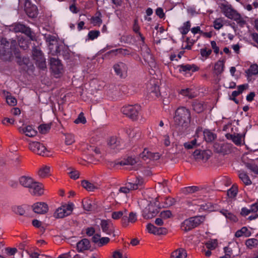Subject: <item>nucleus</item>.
Wrapping results in <instances>:
<instances>
[{
	"instance_id": "obj_1",
	"label": "nucleus",
	"mask_w": 258,
	"mask_h": 258,
	"mask_svg": "<svg viewBox=\"0 0 258 258\" xmlns=\"http://www.w3.org/2000/svg\"><path fill=\"white\" fill-rule=\"evenodd\" d=\"M17 42L15 40L10 41L6 38L1 39V59L10 61L15 54L17 63L24 71L32 70L33 64L30 62L28 57H21L19 49L17 48Z\"/></svg>"
},
{
	"instance_id": "obj_2",
	"label": "nucleus",
	"mask_w": 258,
	"mask_h": 258,
	"mask_svg": "<svg viewBox=\"0 0 258 258\" xmlns=\"http://www.w3.org/2000/svg\"><path fill=\"white\" fill-rule=\"evenodd\" d=\"M191 118L189 110L184 107L178 108L174 116V126L180 133L183 132L188 126Z\"/></svg>"
},
{
	"instance_id": "obj_3",
	"label": "nucleus",
	"mask_w": 258,
	"mask_h": 258,
	"mask_svg": "<svg viewBox=\"0 0 258 258\" xmlns=\"http://www.w3.org/2000/svg\"><path fill=\"white\" fill-rule=\"evenodd\" d=\"M32 56L35 61L36 65L41 70H44L46 68V59L39 46H33L32 47Z\"/></svg>"
},
{
	"instance_id": "obj_4",
	"label": "nucleus",
	"mask_w": 258,
	"mask_h": 258,
	"mask_svg": "<svg viewBox=\"0 0 258 258\" xmlns=\"http://www.w3.org/2000/svg\"><path fill=\"white\" fill-rule=\"evenodd\" d=\"M205 220V217L200 216L190 217L185 220L181 224V229L186 232L198 226Z\"/></svg>"
},
{
	"instance_id": "obj_5",
	"label": "nucleus",
	"mask_w": 258,
	"mask_h": 258,
	"mask_svg": "<svg viewBox=\"0 0 258 258\" xmlns=\"http://www.w3.org/2000/svg\"><path fill=\"white\" fill-rule=\"evenodd\" d=\"M141 107L140 105H128L121 108V111L126 116L133 120L138 118Z\"/></svg>"
},
{
	"instance_id": "obj_6",
	"label": "nucleus",
	"mask_w": 258,
	"mask_h": 258,
	"mask_svg": "<svg viewBox=\"0 0 258 258\" xmlns=\"http://www.w3.org/2000/svg\"><path fill=\"white\" fill-rule=\"evenodd\" d=\"M11 29H13L15 32H21L27 35L30 40L34 41L36 40L34 33H33L31 29L26 25L17 23L14 24L12 26Z\"/></svg>"
},
{
	"instance_id": "obj_7",
	"label": "nucleus",
	"mask_w": 258,
	"mask_h": 258,
	"mask_svg": "<svg viewBox=\"0 0 258 258\" xmlns=\"http://www.w3.org/2000/svg\"><path fill=\"white\" fill-rule=\"evenodd\" d=\"M74 205L72 203L65 204L58 208L54 213V217L56 218H62L71 215Z\"/></svg>"
},
{
	"instance_id": "obj_8",
	"label": "nucleus",
	"mask_w": 258,
	"mask_h": 258,
	"mask_svg": "<svg viewBox=\"0 0 258 258\" xmlns=\"http://www.w3.org/2000/svg\"><path fill=\"white\" fill-rule=\"evenodd\" d=\"M29 148L33 152L41 155H46L47 149L42 144L38 142H32L29 143Z\"/></svg>"
},
{
	"instance_id": "obj_9",
	"label": "nucleus",
	"mask_w": 258,
	"mask_h": 258,
	"mask_svg": "<svg viewBox=\"0 0 258 258\" xmlns=\"http://www.w3.org/2000/svg\"><path fill=\"white\" fill-rule=\"evenodd\" d=\"M113 70L117 76L120 78H125L127 76L128 68L127 65L122 62H119L114 64Z\"/></svg>"
},
{
	"instance_id": "obj_10",
	"label": "nucleus",
	"mask_w": 258,
	"mask_h": 258,
	"mask_svg": "<svg viewBox=\"0 0 258 258\" xmlns=\"http://www.w3.org/2000/svg\"><path fill=\"white\" fill-rule=\"evenodd\" d=\"M50 69L55 75H59L63 72V66L59 59L55 57H51L49 59Z\"/></svg>"
},
{
	"instance_id": "obj_11",
	"label": "nucleus",
	"mask_w": 258,
	"mask_h": 258,
	"mask_svg": "<svg viewBox=\"0 0 258 258\" xmlns=\"http://www.w3.org/2000/svg\"><path fill=\"white\" fill-rule=\"evenodd\" d=\"M25 11L27 16L31 18H36L38 14L37 7L32 4L30 0L25 1Z\"/></svg>"
},
{
	"instance_id": "obj_12",
	"label": "nucleus",
	"mask_w": 258,
	"mask_h": 258,
	"mask_svg": "<svg viewBox=\"0 0 258 258\" xmlns=\"http://www.w3.org/2000/svg\"><path fill=\"white\" fill-rule=\"evenodd\" d=\"M158 213V211L156 207L153 204L150 203L144 209L142 215L144 218L149 219L155 217Z\"/></svg>"
},
{
	"instance_id": "obj_13",
	"label": "nucleus",
	"mask_w": 258,
	"mask_h": 258,
	"mask_svg": "<svg viewBox=\"0 0 258 258\" xmlns=\"http://www.w3.org/2000/svg\"><path fill=\"white\" fill-rule=\"evenodd\" d=\"M44 39L48 43L49 49L52 50L55 48V52H59L58 51V45L56 37L50 34H45Z\"/></svg>"
},
{
	"instance_id": "obj_14",
	"label": "nucleus",
	"mask_w": 258,
	"mask_h": 258,
	"mask_svg": "<svg viewBox=\"0 0 258 258\" xmlns=\"http://www.w3.org/2000/svg\"><path fill=\"white\" fill-rule=\"evenodd\" d=\"M100 226L102 231L107 235L113 234V236H115L114 234V229L111 222L109 220H101L100 222Z\"/></svg>"
},
{
	"instance_id": "obj_15",
	"label": "nucleus",
	"mask_w": 258,
	"mask_h": 258,
	"mask_svg": "<svg viewBox=\"0 0 258 258\" xmlns=\"http://www.w3.org/2000/svg\"><path fill=\"white\" fill-rule=\"evenodd\" d=\"M214 148L216 152L225 155L230 152L231 145L227 143H216L214 144Z\"/></svg>"
},
{
	"instance_id": "obj_16",
	"label": "nucleus",
	"mask_w": 258,
	"mask_h": 258,
	"mask_svg": "<svg viewBox=\"0 0 258 258\" xmlns=\"http://www.w3.org/2000/svg\"><path fill=\"white\" fill-rule=\"evenodd\" d=\"M29 191L33 196H41L43 194V185L41 183L34 180L33 184L29 188Z\"/></svg>"
},
{
	"instance_id": "obj_17",
	"label": "nucleus",
	"mask_w": 258,
	"mask_h": 258,
	"mask_svg": "<svg viewBox=\"0 0 258 258\" xmlns=\"http://www.w3.org/2000/svg\"><path fill=\"white\" fill-rule=\"evenodd\" d=\"M29 191L33 196H41L43 194V185L41 183L34 180L33 184L29 188Z\"/></svg>"
},
{
	"instance_id": "obj_18",
	"label": "nucleus",
	"mask_w": 258,
	"mask_h": 258,
	"mask_svg": "<svg viewBox=\"0 0 258 258\" xmlns=\"http://www.w3.org/2000/svg\"><path fill=\"white\" fill-rule=\"evenodd\" d=\"M33 211L38 214H44L48 210L47 205L43 202H38L32 206Z\"/></svg>"
},
{
	"instance_id": "obj_19",
	"label": "nucleus",
	"mask_w": 258,
	"mask_h": 258,
	"mask_svg": "<svg viewBox=\"0 0 258 258\" xmlns=\"http://www.w3.org/2000/svg\"><path fill=\"white\" fill-rule=\"evenodd\" d=\"M221 9L224 15L229 19H234V18L238 14L236 11L233 10L231 6L228 5H222Z\"/></svg>"
},
{
	"instance_id": "obj_20",
	"label": "nucleus",
	"mask_w": 258,
	"mask_h": 258,
	"mask_svg": "<svg viewBox=\"0 0 258 258\" xmlns=\"http://www.w3.org/2000/svg\"><path fill=\"white\" fill-rule=\"evenodd\" d=\"M179 71L184 74H190V72H194L198 70V68L194 64H182L178 66Z\"/></svg>"
},
{
	"instance_id": "obj_21",
	"label": "nucleus",
	"mask_w": 258,
	"mask_h": 258,
	"mask_svg": "<svg viewBox=\"0 0 258 258\" xmlns=\"http://www.w3.org/2000/svg\"><path fill=\"white\" fill-rule=\"evenodd\" d=\"M91 247L90 241L87 238H84L79 241L77 244L79 252H82L89 249Z\"/></svg>"
},
{
	"instance_id": "obj_22",
	"label": "nucleus",
	"mask_w": 258,
	"mask_h": 258,
	"mask_svg": "<svg viewBox=\"0 0 258 258\" xmlns=\"http://www.w3.org/2000/svg\"><path fill=\"white\" fill-rule=\"evenodd\" d=\"M137 161L135 158L132 157H128L126 159L118 162H111L110 163V166L111 167H114L115 166L120 165L121 166L125 165H134L136 163Z\"/></svg>"
},
{
	"instance_id": "obj_23",
	"label": "nucleus",
	"mask_w": 258,
	"mask_h": 258,
	"mask_svg": "<svg viewBox=\"0 0 258 258\" xmlns=\"http://www.w3.org/2000/svg\"><path fill=\"white\" fill-rule=\"evenodd\" d=\"M19 131L21 133H24L29 137H33L36 135L37 132L34 130L31 126L28 125L25 127H20L18 128Z\"/></svg>"
},
{
	"instance_id": "obj_24",
	"label": "nucleus",
	"mask_w": 258,
	"mask_h": 258,
	"mask_svg": "<svg viewBox=\"0 0 258 258\" xmlns=\"http://www.w3.org/2000/svg\"><path fill=\"white\" fill-rule=\"evenodd\" d=\"M34 180L33 178L27 176H22L19 178L20 184L23 187L29 188L33 184Z\"/></svg>"
},
{
	"instance_id": "obj_25",
	"label": "nucleus",
	"mask_w": 258,
	"mask_h": 258,
	"mask_svg": "<svg viewBox=\"0 0 258 258\" xmlns=\"http://www.w3.org/2000/svg\"><path fill=\"white\" fill-rule=\"evenodd\" d=\"M107 145L111 149H117L121 145V140L116 137H112L108 141Z\"/></svg>"
},
{
	"instance_id": "obj_26",
	"label": "nucleus",
	"mask_w": 258,
	"mask_h": 258,
	"mask_svg": "<svg viewBox=\"0 0 258 258\" xmlns=\"http://www.w3.org/2000/svg\"><path fill=\"white\" fill-rule=\"evenodd\" d=\"M187 253L183 248H178L173 251L171 254V258H186Z\"/></svg>"
},
{
	"instance_id": "obj_27",
	"label": "nucleus",
	"mask_w": 258,
	"mask_h": 258,
	"mask_svg": "<svg viewBox=\"0 0 258 258\" xmlns=\"http://www.w3.org/2000/svg\"><path fill=\"white\" fill-rule=\"evenodd\" d=\"M224 60H218L215 63L214 66V73L217 75L219 76L221 75L224 71Z\"/></svg>"
},
{
	"instance_id": "obj_28",
	"label": "nucleus",
	"mask_w": 258,
	"mask_h": 258,
	"mask_svg": "<svg viewBox=\"0 0 258 258\" xmlns=\"http://www.w3.org/2000/svg\"><path fill=\"white\" fill-rule=\"evenodd\" d=\"M133 190H136L141 187L144 183V180L141 177H137L135 181L128 182Z\"/></svg>"
},
{
	"instance_id": "obj_29",
	"label": "nucleus",
	"mask_w": 258,
	"mask_h": 258,
	"mask_svg": "<svg viewBox=\"0 0 258 258\" xmlns=\"http://www.w3.org/2000/svg\"><path fill=\"white\" fill-rule=\"evenodd\" d=\"M245 74L247 78L252 75H256L258 74V65L253 64L250 66V68L245 71Z\"/></svg>"
},
{
	"instance_id": "obj_30",
	"label": "nucleus",
	"mask_w": 258,
	"mask_h": 258,
	"mask_svg": "<svg viewBox=\"0 0 258 258\" xmlns=\"http://www.w3.org/2000/svg\"><path fill=\"white\" fill-rule=\"evenodd\" d=\"M126 133L132 138L139 139L141 135V131L138 128H129L127 130Z\"/></svg>"
},
{
	"instance_id": "obj_31",
	"label": "nucleus",
	"mask_w": 258,
	"mask_h": 258,
	"mask_svg": "<svg viewBox=\"0 0 258 258\" xmlns=\"http://www.w3.org/2000/svg\"><path fill=\"white\" fill-rule=\"evenodd\" d=\"M147 229L149 232L153 233L154 234H159V233H160L159 230H164V232H165L166 231V228H157L151 223H149L147 225Z\"/></svg>"
},
{
	"instance_id": "obj_32",
	"label": "nucleus",
	"mask_w": 258,
	"mask_h": 258,
	"mask_svg": "<svg viewBox=\"0 0 258 258\" xmlns=\"http://www.w3.org/2000/svg\"><path fill=\"white\" fill-rule=\"evenodd\" d=\"M250 235V232L246 227H243L240 230H237L235 234V236L236 237H240L242 236H244L247 237H249Z\"/></svg>"
},
{
	"instance_id": "obj_33",
	"label": "nucleus",
	"mask_w": 258,
	"mask_h": 258,
	"mask_svg": "<svg viewBox=\"0 0 258 258\" xmlns=\"http://www.w3.org/2000/svg\"><path fill=\"white\" fill-rule=\"evenodd\" d=\"M203 134L204 139L207 142H211L216 138V134L208 130H205L204 131Z\"/></svg>"
},
{
	"instance_id": "obj_34",
	"label": "nucleus",
	"mask_w": 258,
	"mask_h": 258,
	"mask_svg": "<svg viewBox=\"0 0 258 258\" xmlns=\"http://www.w3.org/2000/svg\"><path fill=\"white\" fill-rule=\"evenodd\" d=\"M84 209L88 211H91L95 209V205L90 200H86L82 201Z\"/></svg>"
},
{
	"instance_id": "obj_35",
	"label": "nucleus",
	"mask_w": 258,
	"mask_h": 258,
	"mask_svg": "<svg viewBox=\"0 0 258 258\" xmlns=\"http://www.w3.org/2000/svg\"><path fill=\"white\" fill-rule=\"evenodd\" d=\"M4 94L6 96L5 98L7 103L9 105L15 106L17 104L16 99L14 97L12 96L10 93L7 92V94H6V92L4 91Z\"/></svg>"
},
{
	"instance_id": "obj_36",
	"label": "nucleus",
	"mask_w": 258,
	"mask_h": 258,
	"mask_svg": "<svg viewBox=\"0 0 258 258\" xmlns=\"http://www.w3.org/2000/svg\"><path fill=\"white\" fill-rule=\"evenodd\" d=\"M193 109L199 113L204 111L205 108V106L203 103L199 101H195L192 104Z\"/></svg>"
},
{
	"instance_id": "obj_37",
	"label": "nucleus",
	"mask_w": 258,
	"mask_h": 258,
	"mask_svg": "<svg viewBox=\"0 0 258 258\" xmlns=\"http://www.w3.org/2000/svg\"><path fill=\"white\" fill-rule=\"evenodd\" d=\"M50 167L44 166L42 167L38 171L39 176L44 178L48 176L50 173Z\"/></svg>"
},
{
	"instance_id": "obj_38",
	"label": "nucleus",
	"mask_w": 258,
	"mask_h": 258,
	"mask_svg": "<svg viewBox=\"0 0 258 258\" xmlns=\"http://www.w3.org/2000/svg\"><path fill=\"white\" fill-rule=\"evenodd\" d=\"M200 190V187L197 186H187L182 189V192L185 195L191 194Z\"/></svg>"
},
{
	"instance_id": "obj_39",
	"label": "nucleus",
	"mask_w": 258,
	"mask_h": 258,
	"mask_svg": "<svg viewBox=\"0 0 258 258\" xmlns=\"http://www.w3.org/2000/svg\"><path fill=\"white\" fill-rule=\"evenodd\" d=\"M220 212L226 218V219L232 222H236L237 221V217L232 213L229 212L228 210H222Z\"/></svg>"
},
{
	"instance_id": "obj_40",
	"label": "nucleus",
	"mask_w": 258,
	"mask_h": 258,
	"mask_svg": "<svg viewBox=\"0 0 258 258\" xmlns=\"http://www.w3.org/2000/svg\"><path fill=\"white\" fill-rule=\"evenodd\" d=\"M102 15L100 11H97L95 14V16L92 17L91 20L94 25H100L102 23L101 18Z\"/></svg>"
},
{
	"instance_id": "obj_41",
	"label": "nucleus",
	"mask_w": 258,
	"mask_h": 258,
	"mask_svg": "<svg viewBox=\"0 0 258 258\" xmlns=\"http://www.w3.org/2000/svg\"><path fill=\"white\" fill-rule=\"evenodd\" d=\"M190 22L189 21H186L183 24V25L179 28V31L181 33L184 35H186L190 30Z\"/></svg>"
},
{
	"instance_id": "obj_42",
	"label": "nucleus",
	"mask_w": 258,
	"mask_h": 258,
	"mask_svg": "<svg viewBox=\"0 0 258 258\" xmlns=\"http://www.w3.org/2000/svg\"><path fill=\"white\" fill-rule=\"evenodd\" d=\"M81 184L82 186L88 191H93L96 188V187L93 185V184L89 182L88 180H83Z\"/></svg>"
},
{
	"instance_id": "obj_43",
	"label": "nucleus",
	"mask_w": 258,
	"mask_h": 258,
	"mask_svg": "<svg viewBox=\"0 0 258 258\" xmlns=\"http://www.w3.org/2000/svg\"><path fill=\"white\" fill-rule=\"evenodd\" d=\"M239 177L245 185H250L251 184V181L249 177L245 173H240L239 174Z\"/></svg>"
},
{
	"instance_id": "obj_44",
	"label": "nucleus",
	"mask_w": 258,
	"mask_h": 258,
	"mask_svg": "<svg viewBox=\"0 0 258 258\" xmlns=\"http://www.w3.org/2000/svg\"><path fill=\"white\" fill-rule=\"evenodd\" d=\"M144 60L148 63L149 67L151 69L155 68L156 66V62L155 61V59L152 54L149 56H147L144 59Z\"/></svg>"
},
{
	"instance_id": "obj_45",
	"label": "nucleus",
	"mask_w": 258,
	"mask_h": 258,
	"mask_svg": "<svg viewBox=\"0 0 258 258\" xmlns=\"http://www.w3.org/2000/svg\"><path fill=\"white\" fill-rule=\"evenodd\" d=\"M180 93L182 95L187 96L189 98H192L195 96V95L192 92V90L189 88L181 89Z\"/></svg>"
},
{
	"instance_id": "obj_46",
	"label": "nucleus",
	"mask_w": 258,
	"mask_h": 258,
	"mask_svg": "<svg viewBox=\"0 0 258 258\" xmlns=\"http://www.w3.org/2000/svg\"><path fill=\"white\" fill-rule=\"evenodd\" d=\"M244 164L246 167L251 171L255 174H258V167L255 164L253 163H245Z\"/></svg>"
},
{
	"instance_id": "obj_47",
	"label": "nucleus",
	"mask_w": 258,
	"mask_h": 258,
	"mask_svg": "<svg viewBox=\"0 0 258 258\" xmlns=\"http://www.w3.org/2000/svg\"><path fill=\"white\" fill-rule=\"evenodd\" d=\"M13 212L21 216L24 215L25 214V210L24 208L22 206H14L12 208Z\"/></svg>"
},
{
	"instance_id": "obj_48",
	"label": "nucleus",
	"mask_w": 258,
	"mask_h": 258,
	"mask_svg": "<svg viewBox=\"0 0 258 258\" xmlns=\"http://www.w3.org/2000/svg\"><path fill=\"white\" fill-rule=\"evenodd\" d=\"M68 174L70 175V177L73 179H77L79 177V172L78 171L71 167L68 168Z\"/></svg>"
},
{
	"instance_id": "obj_49",
	"label": "nucleus",
	"mask_w": 258,
	"mask_h": 258,
	"mask_svg": "<svg viewBox=\"0 0 258 258\" xmlns=\"http://www.w3.org/2000/svg\"><path fill=\"white\" fill-rule=\"evenodd\" d=\"M50 129V124H42L38 127L39 131L42 134H46Z\"/></svg>"
},
{
	"instance_id": "obj_50",
	"label": "nucleus",
	"mask_w": 258,
	"mask_h": 258,
	"mask_svg": "<svg viewBox=\"0 0 258 258\" xmlns=\"http://www.w3.org/2000/svg\"><path fill=\"white\" fill-rule=\"evenodd\" d=\"M233 20L236 22L240 27H243L246 24V21L239 14L236 15Z\"/></svg>"
},
{
	"instance_id": "obj_51",
	"label": "nucleus",
	"mask_w": 258,
	"mask_h": 258,
	"mask_svg": "<svg viewBox=\"0 0 258 258\" xmlns=\"http://www.w3.org/2000/svg\"><path fill=\"white\" fill-rule=\"evenodd\" d=\"M151 152H150L148 149H145L142 153L140 154V157L144 161H146L147 159L150 158Z\"/></svg>"
},
{
	"instance_id": "obj_52",
	"label": "nucleus",
	"mask_w": 258,
	"mask_h": 258,
	"mask_svg": "<svg viewBox=\"0 0 258 258\" xmlns=\"http://www.w3.org/2000/svg\"><path fill=\"white\" fill-rule=\"evenodd\" d=\"M100 35V31L98 30H92L89 32L88 37L89 39L94 40L97 38Z\"/></svg>"
},
{
	"instance_id": "obj_53",
	"label": "nucleus",
	"mask_w": 258,
	"mask_h": 258,
	"mask_svg": "<svg viewBox=\"0 0 258 258\" xmlns=\"http://www.w3.org/2000/svg\"><path fill=\"white\" fill-rule=\"evenodd\" d=\"M210 157V155L208 153L207 151H202L201 153L200 154V156H198L197 160H201L204 161H206Z\"/></svg>"
},
{
	"instance_id": "obj_54",
	"label": "nucleus",
	"mask_w": 258,
	"mask_h": 258,
	"mask_svg": "<svg viewBox=\"0 0 258 258\" xmlns=\"http://www.w3.org/2000/svg\"><path fill=\"white\" fill-rule=\"evenodd\" d=\"M237 194V187L232 186L229 189L227 190V195L230 198L235 197Z\"/></svg>"
},
{
	"instance_id": "obj_55",
	"label": "nucleus",
	"mask_w": 258,
	"mask_h": 258,
	"mask_svg": "<svg viewBox=\"0 0 258 258\" xmlns=\"http://www.w3.org/2000/svg\"><path fill=\"white\" fill-rule=\"evenodd\" d=\"M125 185V186L121 187L119 188V191L120 192H122L126 194L128 193L130 190H133L132 186L130 185L128 182L127 183H126Z\"/></svg>"
},
{
	"instance_id": "obj_56",
	"label": "nucleus",
	"mask_w": 258,
	"mask_h": 258,
	"mask_svg": "<svg viewBox=\"0 0 258 258\" xmlns=\"http://www.w3.org/2000/svg\"><path fill=\"white\" fill-rule=\"evenodd\" d=\"M74 122L77 124L80 123L84 124L86 122V118L84 116V114L83 112H81L79 114L78 118L74 121Z\"/></svg>"
},
{
	"instance_id": "obj_57",
	"label": "nucleus",
	"mask_w": 258,
	"mask_h": 258,
	"mask_svg": "<svg viewBox=\"0 0 258 258\" xmlns=\"http://www.w3.org/2000/svg\"><path fill=\"white\" fill-rule=\"evenodd\" d=\"M160 216L163 219H166L172 216V213L170 210L163 211L160 213Z\"/></svg>"
},
{
	"instance_id": "obj_58",
	"label": "nucleus",
	"mask_w": 258,
	"mask_h": 258,
	"mask_svg": "<svg viewBox=\"0 0 258 258\" xmlns=\"http://www.w3.org/2000/svg\"><path fill=\"white\" fill-rule=\"evenodd\" d=\"M217 245L216 240H213L209 241L206 243V246L208 249H215Z\"/></svg>"
},
{
	"instance_id": "obj_59",
	"label": "nucleus",
	"mask_w": 258,
	"mask_h": 258,
	"mask_svg": "<svg viewBox=\"0 0 258 258\" xmlns=\"http://www.w3.org/2000/svg\"><path fill=\"white\" fill-rule=\"evenodd\" d=\"M75 142L74 137L73 135L68 134L66 135L65 143L67 145H72Z\"/></svg>"
},
{
	"instance_id": "obj_60",
	"label": "nucleus",
	"mask_w": 258,
	"mask_h": 258,
	"mask_svg": "<svg viewBox=\"0 0 258 258\" xmlns=\"http://www.w3.org/2000/svg\"><path fill=\"white\" fill-rule=\"evenodd\" d=\"M32 225L33 226L36 228H39L40 229V230L42 232H44L45 229L43 226H41L42 223L37 219H34L32 221Z\"/></svg>"
},
{
	"instance_id": "obj_61",
	"label": "nucleus",
	"mask_w": 258,
	"mask_h": 258,
	"mask_svg": "<svg viewBox=\"0 0 258 258\" xmlns=\"http://www.w3.org/2000/svg\"><path fill=\"white\" fill-rule=\"evenodd\" d=\"M141 51L144 59L147 56H149L151 54L150 49L147 46H145L144 47L142 48Z\"/></svg>"
},
{
	"instance_id": "obj_62",
	"label": "nucleus",
	"mask_w": 258,
	"mask_h": 258,
	"mask_svg": "<svg viewBox=\"0 0 258 258\" xmlns=\"http://www.w3.org/2000/svg\"><path fill=\"white\" fill-rule=\"evenodd\" d=\"M200 53L203 57H207L211 54L212 50H207L206 48H202L200 50Z\"/></svg>"
},
{
	"instance_id": "obj_63",
	"label": "nucleus",
	"mask_w": 258,
	"mask_h": 258,
	"mask_svg": "<svg viewBox=\"0 0 258 258\" xmlns=\"http://www.w3.org/2000/svg\"><path fill=\"white\" fill-rule=\"evenodd\" d=\"M5 252L9 255H14L17 251L16 248L7 247L5 249Z\"/></svg>"
},
{
	"instance_id": "obj_64",
	"label": "nucleus",
	"mask_w": 258,
	"mask_h": 258,
	"mask_svg": "<svg viewBox=\"0 0 258 258\" xmlns=\"http://www.w3.org/2000/svg\"><path fill=\"white\" fill-rule=\"evenodd\" d=\"M232 141L236 145H240L241 144V136L239 134H237L236 135H234V137H233Z\"/></svg>"
}]
</instances>
